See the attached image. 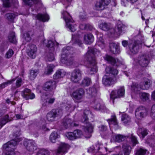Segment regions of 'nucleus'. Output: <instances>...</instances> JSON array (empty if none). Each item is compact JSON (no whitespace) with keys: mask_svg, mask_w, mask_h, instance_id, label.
Wrapping results in <instances>:
<instances>
[{"mask_svg":"<svg viewBox=\"0 0 155 155\" xmlns=\"http://www.w3.org/2000/svg\"><path fill=\"white\" fill-rule=\"evenodd\" d=\"M61 17H63L64 20L65 21L66 23V26L72 32H74L75 29L74 26L70 23L71 22V20L70 18L71 16L70 14L66 10H63L61 12Z\"/></svg>","mask_w":155,"mask_h":155,"instance_id":"7","label":"nucleus"},{"mask_svg":"<svg viewBox=\"0 0 155 155\" xmlns=\"http://www.w3.org/2000/svg\"><path fill=\"white\" fill-rule=\"evenodd\" d=\"M91 104L92 107L97 111L103 112H105L106 110V107L105 105L101 103L99 99L94 98L93 100L91 102Z\"/></svg>","mask_w":155,"mask_h":155,"instance_id":"8","label":"nucleus"},{"mask_svg":"<svg viewBox=\"0 0 155 155\" xmlns=\"http://www.w3.org/2000/svg\"><path fill=\"white\" fill-rule=\"evenodd\" d=\"M58 134L57 132H53L51 134L50 136V141L53 143H55L56 140L58 138Z\"/></svg>","mask_w":155,"mask_h":155,"instance_id":"37","label":"nucleus"},{"mask_svg":"<svg viewBox=\"0 0 155 155\" xmlns=\"http://www.w3.org/2000/svg\"><path fill=\"white\" fill-rule=\"evenodd\" d=\"M91 83V78L86 77L82 81L80 85L83 87H88Z\"/></svg>","mask_w":155,"mask_h":155,"instance_id":"28","label":"nucleus"},{"mask_svg":"<svg viewBox=\"0 0 155 155\" xmlns=\"http://www.w3.org/2000/svg\"><path fill=\"white\" fill-rule=\"evenodd\" d=\"M105 71L107 73L111 74L114 76L117 75L118 73V71L116 69L110 66H107L106 67Z\"/></svg>","mask_w":155,"mask_h":155,"instance_id":"24","label":"nucleus"},{"mask_svg":"<svg viewBox=\"0 0 155 155\" xmlns=\"http://www.w3.org/2000/svg\"><path fill=\"white\" fill-rule=\"evenodd\" d=\"M81 29L87 30L92 31L93 27L92 25L89 24H81L80 25Z\"/></svg>","mask_w":155,"mask_h":155,"instance_id":"41","label":"nucleus"},{"mask_svg":"<svg viewBox=\"0 0 155 155\" xmlns=\"http://www.w3.org/2000/svg\"><path fill=\"white\" fill-rule=\"evenodd\" d=\"M79 125V124H76L73 122H71V121L70 124V128H71V127H77Z\"/></svg>","mask_w":155,"mask_h":155,"instance_id":"63","label":"nucleus"},{"mask_svg":"<svg viewBox=\"0 0 155 155\" xmlns=\"http://www.w3.org/2000/svg\"><path fill=\"white\" fill-rule=\"evenodd\" d=\"M22 80L21 78H18L16 82V85L17 87H19L21 85Z\"/></svg>","mask_w":155,"mask_h":155,"instance_id":"59","label":"nucleus"},{"mask_svg":"<svg viewBox=\"0 0 155 155\" xmlns=\"http://www.w3.org/2000/svg\"><path fill=\"white\" fill-rule=\"evenodd\" d=\"M128 1L130 2L132 4L136 2V0H121V4L124 6H126V4Z\"/></svg>","mask_w":155,"mask_h":155,"instance_id":"55","label":"nucleus"},{"mask_svg":"<svg viewBox=\"0 0 155 155\" xmlns=\"http://www.w3.org/2000/svg\"><path fill=\"white\" fill-rule=\"evenodd\" d=\"M8 41L11 43L16 44L17 42L15 33L14 32H12L9 34L8 36Z\"/></svg>","mask_w":155,"mask_h":155,"instance_id":"32","label":"nucleus"},{"mask_svg":"<svg viewBox=\"0 0 155 155\" xmlns=\"http://www.w3.org/2000/svg\"><path fill=\"white\" fill-rule=\"evenodd\" d=\"M126 27L121 21H118L115 27V28L117 29V32L119 35H121L124 33L126 30Z\"/></svg>","mask_w":155,"mask_h":155,"instance_id":"20","label":"nucleus"},{"mask_svg":"<svg viewBox=\"0 0 155 155\" xmlns=\"http://www.w3.org/2000/svg\"><path fill=\"white\" fill-rule=\"evenodd\" d=\"M79 18L82 21H84L86 19L87 17V14L85 12V10H83L82 12H81L79 15Z\"/></svg>","mask_w":155,"mask_h":155,"instance_id":"46","label":"nucleus"},{"mask_svg":"<svg viewBox=\"0 0 155 155\" xmlns=\"http://www.w3.org/2000/svg\"><path fill=\"white\" fill-rule=\"evenodd\" d=\"M14 54V51L12 49H9L5 54L6 58H11Z\"/></svg>","mask_w":155,"mask_h":155,"instance_id":"48","label":"nucleus"},{"mask_svg":"<svg viewBox=\"0 0 155 155\" xmlns=\"http://www.w3.org/2000/svg\"><path fill=\"white\" fill-rule=\"evenodd\" d=\"M104 59L108 63L113 65H114L116 64L118 60L117 59V60L115 58L107 54L105 55Z\"/></svg>","mask_w":155,"mask_h":155,"instance_id":"25","label":"nucleus"},{"mask_svg":"<svg viewBox=\"0 0 155 155\" xmlns=\"http://www.w3.org/2000/svg\"><path fill=\"white\" fill-rule=\"evenodd\" d=\"M31 90L28 88L25 89L22 92L21 95L26 100H28L29 94L31 92Z\"/></svg>","mask_w":155,"mask_h":155,"instance_id":"39","label":"nucleus"},{"mask_svg":"<svg viewBox=\"0 0 155 155\" xmlns=\"http://www.w3.org/2000/svg\"><path fill=\"white\" fill-rule=\"evenodd\" d=\"M45 41H46L45 40L44 41L43 43L46 47L51 48L52 50L54 49V43L53 41L51 40H49L47 41V43H46L45 42Z\"/></svg>","mask_w":155,"mask_h":155,"instance_id":"40","label":"nucleus"},{"mask_svg":"<svg viewBox=\"0 0 155 155\" xmlns=\"http://www.w3.org/2000/svg\"><path fill=\"white\" fill-rule=\"evenodd\" d=\"M103 84L107 87H110L115 83L114 78L110 76L104 75L102 79Z\"/></svg>","mask_w":155,"mask_h":155,"instance_id":"15","label":"nucleus"},{"mask_svg":"<svg viewBox=\"0 0 155 155\" xmlns=\"http://www.w3.org/2000/svg\"><path fill=\"white\" fill-rule=\"evenodd\" d=\"M54 66L53 64H50L48 66V70L47 71H45V73L46 74L49 75L51 74L53 71V69Z\"/></svg>","mask_w":155,"mask_h":155,"instance_id":"43","label":"nucleus"},{"mask_svg":"<svg viewBox=\"0 0 155 155\" xmlns=\"http://www.w3.org/2000/svg\"><path fill=\"white\" fill-rule=\"evenodd\" d=\"M56 82L53 80L45 82L42 86V89L46 91L51 92L56 89Z\"/></svg>","mask_w":155,"mask_h":155,"instance_id":"9","label":"nucleus"},{"mask_svg":"<svg viewBox=\"0 0 155 155\" xmlns=\"http://www.w3.org/2000/svg\"><path fill=\"white\" fill-rule=\"evenodd\" d=\"M10 121L8 114L5 115L0 119V128H1L7 123Z\"/></svg>","mask_w":155,"mask_h":155,"instance_id":"30","label":"nucleus"},{"mask_svg":"<svg viewBox=\"0 0 155 155\" xmlns=\"http://www.w3.org/2000/svg\"><path fill=\"white\" fill-rule=\"evenodd\" d=\"M150 81L149 80H147L145 83L143 85L140 87V88L142 89H148L151 85Z\"/></svg>","mask_w":155,"mask_h":155,"instance_id":"44","label":"nucleus"},{"mask_svg":"<svg viewBox=\"0 0 155 155\" xmlns=\"http://www.w3.org/2000/svg\"><path fill=\"white\" fill-rule=\"evenodd\" d=\"M70 48V47L69 46L64 47L62 48L61 59V62L68 65H72L74 61L73 57H71L68 58H67L68 55L70 53L69 50Z\"/></svg>","mask_w":155,"mask_h":155,"instance_id":"3","label":"nucleus"},{"mask_svg":"<svg viewBox=\"0 0 155 155\" xmlns=\"http://www.w3.org/2000/svg\"><path fill=\"white\" fill-rule=\"evenodd\" d=\"M138 95L140 96V98L143 101L148 100L149 97V94L145 93L136 92V96H138Z\"/></svg>","mask_w":155,"mask_h":155,"instance_id":"33","label":"nucleus"},{"mask_svg":"<svg viewBox=\"0 0 155 155\" xmlns=\"http://www.w3.org/2000/svg\"><path fill=\"white\" fill-rule=\"evenodd\" d=\"M125 89L124 86H120L117 90L112 91L110 95V98L112 99L114 103V100L117 98L123 96L125 93Z\"/></svg>","mask_w":155,"mask_h":155,"instance_id":"6","label":"nucleus"},{"mask_svg":"<svg viewBox=\"0 0 155 155\" xmlns=\"http://www.w3.org/2000/svg\"><path fill=\"white\" fill-rule=\"evenodd\" d=\"M48 153V151L43 149L39 150L36 155H46Z\"/></svg>","mask_w":155,"mask_h":155,"instance_id":"49","label":"nucleus"},{"mask_svg":"<svg viewBox=\"0 0 155 155\" xmlns=\"http://www.w3.org/2000/svg\"><path fill=\"white\" fill-rule=\"evenodd\" d=\"M97 89L96 86L94 85L92 87H89L88 91V93L89 94L91 97H94V98H96L97 95Z\"/></svg>","mask_w":155,"mask_h":155,"instance_id":"23","label":"nucleus"},{"mask_svg":"<svg viewBox=\"0 0 155 155\" xmlns=\"http://www.w3.org/2000/svg\"><path fill=\"white\" fill-rule=\"evenodd\" d=\"M148 61L147 60L145 59L143 61L141 65L143 67H146L148 65Z\"/></svg>","mask_w":155,"mask_h":155,"instance_id":"62","label":"nucleus"},{"mask_svg":"<svg viewBox=\"0 0 155 155\" xmlns=\"http://www.w3.org/2000/svg\"><path fill=\"white\" fill-rule=\"evenodd\" d=\"M39 73V70L38 69H31L29 71V79L31 80H33L36 77L38 74Z\"/></svg>","mask_w":155,"mask_h":155,"instance_id":"29","label":"nucleus"},{"mask_svg":"<svg viewBox=\"0 0 155 155\" xmlns=\"http://www.w3.org/2000/svg\"><path fill=\"white\" fill-rule=\"evenodd\" d=\"M71 121V120L68 118L63 119L61 124L65 129H67L70 127V124Z\"/></svg>","mask_w":155,"mask_h":155,"instance_id":"36","label":"nucleus"},{"mask_svg":"<svg viewBox=\"0 0 155 155\" xmlns=\"http://www.w3.org/2000/svg\"><path fill=\"white\" fill-rule=\"evenodd\" d=\"M73 41H74V44H77L80 47H82L83 43L81 40L79 39H75V40L73 39Z\"/></svg>","mask_w":155,"mask_h":155,"instance_id":"54","label":"nucleus"},{"mask_svg":"<svg viewBox=\"0 0 155 155\" xmlns=\"http://www.w3.org/2000/svg\"><path fill=\"white\" fill-rule=\"evenodd\" d=\"M3 2V6L8 8L11 6L12 0H1Z\"/></svg>","mask_w":155,"mask_h":155,"instance_id":"45","label":"nucleus"},{"mask_svg":"<svg viewBox=\"0 0 155 155\" xmlns=\"http://www.w3.org/2000/svg\"><path fill=\"white\" fill-rule=\"evenodd\" d=\"M66 73L63 70H58L53 75V78L57 79L63 78L65 75Z\"/></svg>","mask_w":155,"mask_h":155,"instance_id":"27","label":"nucleus"},{"mask_svg":"<svg viewBox=\"0 0 155 155\" xmlns=\"http://www.w3.org/2000/svg\"><path fill=\"white\" fill-rule=\"evenodd\" d=\"M38 0H23V1L26 5L31 6L34 3V2H37Z\"/></svg>","mask_w":155,"mask_h":155,"instance_id":"51","label":"nucleus"},{"mask_svg":"<svg viewBox=\"0 0 155 155\" xmlns=\"http://www.w3.org/2000/svg\"><path fill=\"white\" fill-rule=\"evenodd\" d=\"M12 82V81H9L7 82L3 83L1 84H0V89H2L5 87L6 85L8 84H11Z\"/></svg>","mask_w":155,"mask_h":155,"instance_id":"58","label":"nucleus"},{"mask_svg":"<svg viewBox=\"0 0 155 155\" xmlns=\"http://www.w3.org/2000/svg\"><path fill=\"white\" fill-rule=\"evenodd\" d=\"M81 74V71L78 69H75L72 72L71 80L72 81L75 83H78L80 79Z\"/></svg>","mask_w":155,"mask_h":155,"instance_id":"14","label":"nucleus"},{"mask_svg":"<svg viewBox=\"0 0 155 155\" xmlns=\"http://www.w3.org/2000/svg\"><path fill=\"white\" fill-rule=\"evenodd\" d=\"M21 140V138L16 137L4 144L2 148L5 150L4 151L2 155H15V147Z\"/></svg>","mask_w":155,"mask_h":155,"instance_id":"2","label":"nucleus"},{"mask_svg":"<svg viewBox=\"0 0 155 155\" xmlns=\"http://www.w3.org/2000/svg\"><path fill=\"white\" fill-rule=\"evenodd\" d=\"M121 120L124 121V124H126L130 121V119L128 117V115L126 114H122Z\"/></svg>","mask_w":155,"mask_h":155,"instance_id":"42","label":"nucleus"},{"mask_svg":"<svg viewBox=\"0 0 155 155\" xmlns=\"http://www.w3.org/2000/svg\"><path fill=\"white\" fill-rule=\"evenodd\" d=\"M109 48L110 51L114 54H119L120 52L119 44L115 42L109 43Z\"/></svg>","mask_w":155,"mask_h":155,"instance_id":"18","label":"nucleus"},{"mask_svg":"<svg viewBox=\"0 0 155 155\" xmlns=\"http://www.w3.org/2000/svg\"><path fill=\"white\" fill-rule=\"evenodd\" d=\"M82 131L79 130H76L73 132H68L66 134L67 138L71 140H74L80 137L82 135Z\"/></svg>","mask_w":155,"mask_h":155,"instance_id":"13","label":"nucleus"},{"mask_svg":"<svg viewBox=\"0 0 155 155\" xmlns=\"http://www.w3.org/2000/svg\"><path fill=\"white\" fill-rule=\"evenodd\" d=\"M84 93L85 91L83 88H79L73 92L71 95L73 99L79 100L82 98Z\"/></svg>","mask_w":155,"mask_h":155,"instance_id":"12","label":"nucleus"},{"mask_svg":"<svg viewBox=\"0 0 155 155\" xmlns=\"http://www.w3.org/2000/svg\"><path fill=\"white\" fill-rule=\"evenodd\" d=\"M16 16L15 14L10 13L6 14L5 15V17L8 21L13 22Z\"/></svg>","mask_w":155,"mask_h":155,"instance_id":"34","label":"nucleus"},{"mask_svg":"<svg viewBox=\"0 0 155 155\" xmlns=\"http://www.w3.org/2000/svg\"><path fill=\"white\" fill-rule=\"evenodd\" d=\"M48 59L49 61H52L54 59V54L51 52L49 53L47 55Z\"/></svg>","mask_w":155,"mask_h":155,"instance_id":"53","label":"nucleus"},{"mask_svg":"<svg viewBox=\"0 0 155 155\" xmlns=\"http://www.w3.org/2000/svg\"><path fill=\"white\" fill-rule=\"evenodd\" d=\"M23 144L28 151L33 152L37 149V146L34 141L27 140L24 141Z\"/></svg>","mask_w":155,"mask_h":155,"instance_id":"10","label":"nucleus"},{"mask_svg":"<svg viewBox=\"0 0 155 155\" xmlns=\"http://www.w3.org/2000/svg\"><path fill=\"white\" fill-rule=\"evenodd\" d=\"M110 2V0H101L99 2H97L95 6L97 8L104 10L107 8V7Z\"/></svg>","mask_w":155,"mask_h":155,"instance_id":"19","label":"nucleus"},{"mask_svg":"<svg viewBox=\"0 0 155 155\" xmlns=\"http://www.w3.org/2000/svg\"><path fill=\"white\" fill-rule=\"evenodd\" d=\"M84 38L85 43L88 45L91 44L94 41V36L91 33H88L87 35H84Z\"/></svg>","mask_w":155,"mask_h":155,"instance_id":"22","label":"nucleus"},{"mask_svg":"<svg viewBox=\"0 0 155 155\" xmlns=\"http://www.w3.org/2000/svg\"><path fill=\"white\" fill-rule=\"evenodd\" d=\"M151 111V116L153 119H155V104L152 106Z\"/></svg>","mask_w":155,"mask_h":155,"instance_id":"57","label":"nucleus"},{"mask_svg":"<svg viewBox=\"0 0 155 155\" xmlns=\"http://www.w3.org/2000/svg\"><path fill=\"white\" fill-rule=\"evenodd\" d=\"M37 48L36 46L34 44L29 45V48L27 50V54L32 58H35L36 57V52Z\"/></svg>","mask_w":155,"mask_h":155,"instance_id":"17","label":"nucleus"},{"mask_svg":"<svg viewBox=\"0 0 155 155\" xmlns=\"http://www.w3.org/2000/svg\"><path fill=\"white\" fill-rule=\"evenodd\" d=\"M34 35L31 31H28L24 34L25 39L27 42H30L31 39V37Z\"/></svg>","mask_w":155,"mask_h":155,"instance_id":"35","label":"nucleus"},{"mask_svg":"<svg viewBox=\"0 0 155 155\" xmlns=\"http://www.w3.org/2000/svg\"><path fill=\"white\" fill-rule=\"evenodd\" d=\"M131 95L136 94V83H133L131 85Z\"/></svg>","mask_w":155,"mask_h":155,"instance_id":"52","label":"nucleus"},{"mask_svg":"<svg viewBox=\"0 0 155 155\" xmlns=\"http://www.w3.org/2000/svg\"><path fill=\"white\" fill-rule=\"evenodd\" d=\"M100 130L101 131L103 132L106 131L107 129V127L105 125H101L99 127Z\"/></svg>","mask_w":155,"mask_h":155,"instance_id":"60","label":"nucleus"},{"mask_svg":"<svg viewBox=\"0 0 155 155\" xmlns=\"http://www.w3.org/2000/svg\"><path fill=\"white\" fill-rule=\"evenodd\" d=\"M147 130L143 129L139 130V132L138 133V135L139 136H142L143 137H144L147 134Z\"/></svg>","mask_w":155,"mask_h":155,"instance_id":"47","label":"nucleus"},{"mask_svg":"<svg viewBox=\"0 0 155 155\" xmlns=\"http://www.w3.org/2000/svg\"><path fill=\"white\" fill-rule=\"evenodd\" d=\"M148 153V152L146 150L140 148L136 153V155H147Z\"/></svg>","mask_w":155,"mask_h":155,"instance_id":"50","label":"nucleus"},{"mask_svg":"<svg viewBox=\"0 0 155 155\" xmlns=\"http://www.w3.org/2000/svg\"><path fill=\"white\" fill-rule=\"evenodd\" d=\"M97 51V49L91 48L88 50L84 55V64L91 74H94L97 71L95 60Z\"/></svg>","mask_w":155,"mask_h":155,"instance_id":"1","label":"nucleus"},{"mask_svg":"<svg viewBox=\"0 0 155 155\" xmlns=\"http://www.w3.org/2000/svg\"><path fill=\"white\" fill-rule=\"evenodd\" d=\"M109 125L113 124L114 125L118 124V122L116 116L115 114L112 115L111 118L106 120Z\"/></svg>","mask_w":155,"mask_h":155,"instance_id":"31","label":"nucleus"},{"mask_svg":"<svg viewBox=\"0 0 155 155\" xmlns=\"http://www.w3.org/2000/svg\"><path fill=\"white\" fill-rule=\"evenodd\" d=\"M35 94L33 93H32L30 94H29V97L28 98L29 99H33L35 98Z\"/></svg>","mask_w":155,"mask_h":155,"instance_id":"64","label":"nucleus"},{"mask_svg":"<svg viewBox=\"0 0 155 155\" xmlns=\"http://www.w3.org/2000/svg\"><path fill=\"white\" fill-rule=\"evenodd\" d=\"M122 148H123V151H129L131 148L130 145L127 144H124Z\"/></svg>","mask_w":155,"mask_h":155,"instance_id":"56","label":"nucleus"},{"mask_svg":"<svg viewBox=\"0 0 155 155\" xmlns=\"http://www.w3.org/2000/svg\"><path fill=\"white\" fill-rule=\"evenodd\" d=\"M110 23H109L102 22L99 24V27L101 29L105 31H107L110 29Z\"/></svg>","mask_w":155,"mask_h":155,"instance_id":"26","label":"nucleus"},{"mask_svg":"<svg viewBox=\"0 0 155 155\" xmlns=\"http://www.w3.org/2000/svg\"><path fill=\"white\" fill-rule=\"evenodd\" d=\"M34 16L36 20L43 22H48L50 19L49 16L47 13H38Z\"/></svg>","mask_w":155,"mask_h":155,"instance_id":"16","label":"nucleus"},{"mask_svg":"<svg viewBox=\"0 0 155 155\" xmlns=\"http://www.w3.org/2000/svg\"><path fill=\"white\" fill-rule=\"evenodd\" d=\"M61 112V110L59 109H52L47 114L46 118L48 121H54L57 117L60 115Z\"/></svg>","mask_w":155,"mask_h":155,"instance_id":"5","label":"nucleus"},{"mask_svg":"<svg viewBox=\"0 0 155 155\" xmlns=\"http://www.w3.org/2000/svg\"><path fill=\"white\" fill-rule=\"evenodd\" d=\"M126 137L120 134H118L115 136L114 140L115 142L120 143L124 140Z\"/></svg>","mask_w":155,"mask_h":155,"instance_id":"38","label":"nucleus"},{"mask_svg":"<svg viewBox=\"0 0 155 155\" xmlns=\"http://www.w3.org/2000/svg\"><path fill=\"white\" fill-rule=\"evenodd\" d=\"M122 45L124 47L128 46L130 52L133 54H136L135 48L136 47V40H130L128 42L127 41L124 40L122 42Z\"/></svg>","mask_w":155,"mask_h":155,"instance_id":"11","label":"nucleus"},{"mask_svg":"<svg viewBox=\"0 0 155 155\" xmlns=\"http://www.w3.org/2000/svg\"><path fill=\"white\" fill-rule=\"evenodd\" d=\"M131 141L133 142V146L136 145V137L133 136L132 134L130 137Z\"/></svg>","mask_w":155,"mask_h":155,"instance_id":"61","label":"nucleus"},{"mask_svg":"<svg viewBox=\"0 0 155 155\" xmlns=\"http://www.w3.org/2000/svg\"><path fill=\"white\" fill-rule=\"evenodd\" d=\"M82 120L83 123L87 124L86 126H83L82 129L85 133L90 134V136L89 137L90 138L91 136V134L93 132L94 127L91 123H88V115L85 114V111L84 112Z\"/></svg>","mask_w":155,"mask_h":155,"instance_id":"4","label":"nucleus"},{"mask_svg":"<svg viewBox=\"0 0 155 155\" xmlns=\"http://www.w3.org/2000/svg\"><path fill=\"white\" fill-rule=\"evenodd\" d=\"M68 144L64 143H62L58 147L57 151L58 154L65 153L68 152Z\"/></svg>","mask_w":155,"mask_h":155,"instance_id":"21","label":"nucleus"}]
</instances>
